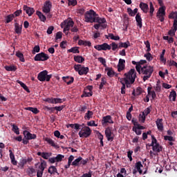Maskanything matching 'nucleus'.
Here are the masks:
<instances>
[{
    "label": "nucleus",
    "instance_id": "obj_31",
    "mask_svg": "<svg viewBox=\"0 0 177 177\" xmlns=\"http://www.w3.org/2000/svg\"><path fill=\"white\" fill-rule=\"evenodd\" d=\"M152 150L153 151H156V153H160V151L162 150V147L160 145V144L156 142L152 148Z\"/></svg>",
    "mask_w": 177,
    "mask_h": 177
},
{
    "label": "nucleus",
    "instance_id": "obj_49",
    "mask_svg": "<svg viewBox=\"0 0 177 177\" xmlns=\"http://www.w3.org/2000/svg\"><path fill=\"white\" fill-rule=\"evenodd\" d=\"M139 122H145V121H146V115L142 114H140L139 115V118H138Z\"/></svg>",
    "mask_w": 177,
    "mask_h": 177
},
{
    "label": "nucleus",
    "instance_id": "obj_27",
    "mask_svg": "<svg viewBox=\"0 0 177 177\" xmlns=\"http://www.w3.org/2000/svg\"><path fill=\"white\" fill-rule=\"evenodd\" d=\"M129 46H131V43L129 42V41H127L126 42H120L118 48L119 49H121V48H124L125 49H127Z\"/></svg>",
    "mask_w": 177,
    "mask_h": 177
},
{
    "label": "nucleus",
    "instance_id": "obj_23",
    "mask_svg": "<svg viewBox=\"0 0 177 177\" xmlns=\"http://www.w3.org/2000/svg\"><path fill=\"white\" fill-rule=\"evenodd\" d=\"M48 172L51 175H55V174H57V175H59V172H57V169L55 166H50L48 167Z\"/></svg>",
    "mask_w": 177,
    "mask_h": 177
},
{
    "label": "nucleus",
    "instance_id": "obj_8",
    "mask_svg": "<svg viewBox=\"0 0 177 177\" xmlns=\"http://www.w3.org/2000/svg\"><path fill=\"white\" fill-rule=\"evenodd\" d=\"M95 49L97 50H111V46H110L107 43H104L102 44L96 45L94 46Z\"/></svg>",
    "mask_w": 177,
    "mask_h": 177
},
{
    "label": "nucleus",
    "instance_id": "obj_35",
    "mask_svg": "<svg viewBox=\"0 0 177 177\" xmlns=\"http://www.w3.org/2000/svg\"><path fill=\"white\" fill-rule=\"evenodd\" d=\"M74 60L77 63H83V62H85V58L81 55H77L74 57Z\"/></svg>",
    "mask_w": 177,
    "mask_h": 177
},
{
    "label": "nucleus",
    "instance_id": "obj_45",
    "mask_svg": "<svg viewBox=\"0 0 177 177\" xmlns=\"http://www.w3.org/2000/svg\"><path fill=\"white\" fill-rule=\"evenodd\" d=\"M151 113V106L147 107V109H145L144 110V111L142 112V114H144L146 117H147V115H149V114Z\"/></svg>",
    "mask_w": 177,
    "mask_h": 177
},
{
    "label": "nucleus",
    "instance_id": "obj_46",
    "mask_svg": "<svg viewBox=\"0 0 177 177\" xmlns=\"http://www.w3.org/2000/svg\"><path fill=\"white\" fill-rule=\"evenodd\" d=\"M149 13L150 17H153V13H154V6H153L152 2H149Z\"/></svg>",
    "mask_w": 177,
    "mask_h": 177
},
{
    "label": "nucleus",
    "instance_id": "obj_18",
    "mask_svg": "<svg viewBox=\"0 0 177 177\" xmlns=\"http://www.w3.org/2000/svg\"><path fill=\"white\" fill-rule=\"evenodd\" d=\"M140 8L144 13H147L149 12V5L146 3L141 2L140 3Z\"/></svg>",
    "mask_w": 177,
    "mask_h": 177
},
{
    "label": "nucleus",
    "instance_id": "obj_54",
    "mask_svg": "<svg viewBox=\"0 0 177 177\" xmlns=\"http://www.w3.org/2000/svg\"><path fill=\"white\" fill-rule=\"evenodd\" d=\"M132 131L135 132L136 135H142V130L136 128V127H133Z\"/></svg>",
    "mask_w": 177,
    "mask_h": 177
},
{
    "label": "nucleus",
    "instance_id": "obj_22",
    "mask_svg": "<svg viewBox=\"0 0 177 177\" xmlns=\"http://www.w3.org/2000/svg\"><path fill=\"white\" fill-rule=\"evenodd\" d=\"M37 156H40V157H42L44 160H48V158L52 156V153L48 152H37Z\"/></svg>",
    "mask_w": 177,
    "mask_h": 177
},
{
    "label": "nucleus",
    "instance_id": "obj_21",
    "mask_svg": "<svg viewBox=\"0 0 177 177\" xmlns=\"http://www.w3.org/2000/svg\"><path fill=\"white\" fill-rule=\"evenodd\" d=\"M88 73H89V68L82 66L80 71H79V75H86Z\"/></svg>",
    "mask_w": 177,
    "mask_h": 177
},
{
    "label": "nucleus",
    "instance_id": "obj_34",
    "mask_svg": "<svg viewBox=\"0 0 177 177\" xmlns=\"http://www.w3.org/2000/svg\"><path fill=\"white\" fill-rule=\"evenodd\" d=\"M106 71H107V75L110 78H112V77H114L115 75V72L111 68H108L105 69Z\"/></svg>",
    "mask_w": 177,
    "mask_h": 177
},
{
    "label": "nucleus",
    "instance_id": "obj_39",
    "mask_svg": "<svg viewBox=\"0 0 177 177\" xmlns=\"http://www.w3.org/2000/svg\"><path fill=\"white\" fill-rule=\"evenodd\" d=\"M25 110H28V111H32L33 114H38V113H39V110H38V109L37 108L27 107V108H25Z\"/></svg>",
    "mask_w": 177,
    "mask_h": 177
},
{
    "label": "nucleus",
    "instance_id": "obj_36",
    "mask_svg": "<svg viewBox=\"0 0 177 177\" xmlns=\"http://www.w3.org/2000/svg\"><path fill=\"white\" fill-rule=\"evenodd\" d=\"M82 160V157L80 156L72 162V165H73L74 167H78V165H80Z\"/></svg>",
    "mask_w": 177,
    "mask_h": 177
},
{
    "label": "nucleus",
    "instance_id": "obj_11",
    "mask_svg": "<svg viewBox=\"0 0 177 177\" xmlns=\"http://www.w3.org/2000/svg\"><path fill=\"white\" fill-rule=\"evenodd\" d=\"M111 135H113V132H111V129H110V127L106 128L105 130V136L108 142H113V140H114V137Z\"/></svg>",
    "mask_w": 177,
    "mask_h": 177
},
{
    "label": "nucleus",
    "instance_id": "obj_52",
    "mask_svg": "<svg viewBox=\"0 0 177 177\" xmlns=\"http://www.w3.org/2000/svg\"><path fill=\"white\" fill-rule=\"evenodd\" d=\"M169 19H174V20H177V12H172L170 13Z\"/></svg>",
    "mask_w": 177,
    "mask_h": 177
},
{
    "label": "nucleus",
    "instance_id": "obj_1",
    "mask_svg": "<svg viewBox=\"0 0 177 177\" xmlns=\"http://www.w3.org/2000/svg\"><path fill=\"white\" fill-rule=\"evenodd\" d=\"M154 68L151 66L145 65L142 66L140 75H141L144 82H146L151 77Z\"/></svg>",
    "mask_w": 177,
    "mask_h": 177
},
{
    "label": "nucleus",
    "instance_id": "obj_29",
    "mask_svg": "<svg viewBox=\"0 0 177 177\" xmlns=\"http://www.w3.org/2000/svg\"><path fill=\"white\" fill-rule=\"evenodd\" d=\"M106 21V18H100L99 17H95V19L94 20V23H98V24H100L101 26L104 24Z\"/></svg>",
    "mask_w": 177,
    "mask_h": 177
},
{
    "label": "nucleus",
    "instance_id": "obj_24",
    "mask_svg": "<svg viewBox=\"0 0 177 177\" xmlns=\"http://www.w3.org/2000/svg\"><path fill=\"white\" fill-rule=\"evenodd\" d=\"M151 89H153V87H150V86L148 87L147 92H148V95H151L152 100H154V99L157 97V94H156V91H151Z\"/></svg>",
    "mask_w": 177,
    "mask_h": 177
},
{
    "label": "nucleus",
    "instance_id": "obj_59",
    "mask_svg": "<svg viewBox=\"0 0 177 177\" xmlns=\"http://www.w3.org/2000/svg\"><path fill=\"white\" fill-rule=\"evenodd\" d=\"M110 46L112 48V50H117V49H118L119 46L115 42H112Z\"/></svg>",
    "mask_w": 177,
    "mask_h": 177
},
{
    "label": "nucleus",
    "instance_id": "obj_17",
    "mask_svg": "<svg viewBox=\"0 0 177 177\" xmlns=\"http://www.w3.org/2000/svg\"><path fill=\"white\" fill-rule=\"evenodd\" d=\"M136 21L137 23L138 27L142 28L143 27V24L142 22V17L140 16V13H137L136 15Z\"/></svg>",
    "mask_w": 177,
    "mask_h": 177
},
{
    "label": "nucleus",
    "instance_id": "obj_60",
    "mask_svg": "<svg viewBox=\"0 0 177 177\" xmlns=\"http://www.w3.org/2000/svg\"><path fill=\"white\" fill-rule=\"evenodd\" d=\"M86 110H88V106L85 105L80 106L79 109V111H80L82 114V113H86Z\"/></svg>",
    "mask_w": 177,
    "mask_h": 177
},
{
    "label": "nucleus",
    "instance_id": "obj_57",
    "mask_svg": "<svg viewBox=\"0 0 177 177\" xmlns=\"http://www.w3.org/2000/svg\"><path fill=\"white\" fill-rule=\"evenodd\" d=\"M76 13H77L78 15H81V16H82V15L85 13V8H77L76 10Z\"/></svg>",
    "mask_w": 177,
    "mask_h": 177
},
{
    "label": "nucleus",
    "instance_id": "obj_38",
    "mask_svg": "<svg viewBox=\"0 0 177 177\" xmlns=\"http://www.w3.org/2000/svg\"><path fill=\"white\" fill-rule=\"evenodd\" d=\"M80 48L79 47H72L71 48H70L69 50H68V52H69L70 53H80Z\"/></svg>",
    "mask_w": 177,
    "mask_h": 177
},
{
    "label": "nucleus",
    "instance_id": "obj_53",
    "mask_svg": "<svg viewBox=\"0 0 177 177\" xmlns=\"http://www.w3.org/2000/svg\"><path fill=\"white\" fill-rule=\"evenodd\" d=\"M63 158H64V156L62 155V154H58L56 157H55V160L57 161V162H60Z\"/></svg>",
    "mask_w": 177,
    "mask_h": 177
},
{
    "label": "nucleus",
    "instance_id": "obj_41",
    "mask_svg": "<svg viewBox=\"0 0 177 177\" xmlns=\"http://www.w3.org/2000/svg\"><path fill=\"white\" fill-rule=\"evenodd\" d=\"M11 127H12V131L16 133V135H20V131L19 130V127L16 126V124H11Z\"/></svg>",
    "mask_w": 177,
    "mask_h": 177
},
{
    "label": "nucleus",
    "instance_id": "obj_56",
    "mask_svg": "<svg viewBox=\"0 0 177 177\" xmlns=\"http://www.w3.org/2000/svg\"><path fill=\"white\" fill-rule=\"evenodd\" d=\"M82 67V65L81 64H75L73 66L75 71H77L78 73L81 71Z\"/></svg>",
    "mask_w": 177,
    "mask_h": 177
},
{
    "label": "nucleus",
    "instance_id": "obj_42",
    "mask_svg": "<svg viewBox=\"0 0 177 177\" xmlns=\"http://www.w3.org/2000/svg\"><path fill=\"white\" fill-rule=\"evenodd\" d=\"M14 17H15V14H10V15H8L6 17V23H7V24L10 23V21H12L13 20Z\"/></svg>",
    "mask_w": 177,
    "mask_h": 177
},
{
    "label": "nucleus",
    "instance_id": "obj_40",
    "mask_svg": "<svg viewBox=\"0 0 177 177\" xmlns=\"http://www.w3.org/2000/svg\"><path fill=\"white\" fill-rule=\"evenodd\" d=\"M165 16V8L164 7H160L157 12V15L156 16Z\"/></svg>",
    "mask_w": 177,
    "mask_h": 177
},
{
    "label": "nucleus",
    "instance_id": "obj_16",
    "mask_svg": "<svg viewBox=\"0 0 177 177\" xmlns=\"http://www.w3.org/2000/svg\"><path fill=\"white\" fill-rule=\"evenodd\" d=\"M156 127L160 131V132H162L164 131V123H162V119L158 118L156 121Z\"/></svg>",
    "mask_w": 177,
    "mask_h": 177
},
{
    "label": "nucleus",
    "instance_id": "obj_50",
    "mask_svg": "<svg viewBox=\"0 0 177 177\" xmlns=\"http://www.w3.org/2000/svg\"><path fill=\"white\" fill-rule=\"evenodd\" d=\"M142 68H143V66H142V65L140 64H138L136 66V71H138V74H140V73H142Z\"/></svg>",
    "mask_w": 177,
    "mask_h": 177
},
{
    "label": "nucleus",
    "instance_id": "obj_55",
    "mask_svg": "<svg viewBox=\"0 0 177 177\" xmlns=\"http://www.w3.org/2000/svg\"><path fill=\"white\" fill-rule=\"evenodd\" d=\"M164 139L165 140H169V142H175V138L171 136H165Z\"/></svg>",
    "mask_w": 177,
    "mask_h": 177
},
{
    "label": "nucleus",
    "instance_id": "obj_26",
    "mask_svg": "<svg viewBox=\"0 0 177 177\" xmlns=\"http://www.w3.org/2000/svg\"><path fill=\"white\" fill-rule=\"evenodd\" d=\"M36 15L37 16H38L39 20L41 21H43V23H45V21H46V17L44 15V14H42L41 11H36Z\"/></svg>",
    "mask_w": 177,
    "mask_h": 177
},
{
    "label": "nucleus",
    "instance_id": "obj_58",
    "mask_svg": "<svg viewBox=\"0 0 177 177\" xmlns=\"http://www.w3.org/2000/svg\"><path fill=\"white\" fill-rule=\"evenodd\" d=\"M145 45L146 46L147 49V52H150V50H151V48H150V41H149V40H147L145 41H144Z\"/></svg>",
    "mask_w": 177,
    "mask_h": 177
},
{
    "label": "nucleus",
    "instance_id": "obj_4",
    "mask_svg": "<svg viewBox=\"0 0 177 177\" xmlns=\"http://www.w3.org/2000/svg\"><path fill=\"white\" fill-rule=\"evenodd\" d=\"M50 78H52V75H48V71H43L37 75V80L41 81V82H44L45 81L49 82V81H50Z\"/></svg>",
    "mask_w": 177,
    "mask_h": 177
},
{
    "label": "nucleus",
    "instance_id": "obj_7",
    "mask_svg": "<svg viewBox=\"0 0 177 177\" xmlns=\"http://www.w3.org/2000/svg\"><path fill=\"white\" fill-rule=\"evenodd\" d=\"M48 59L49 55L44 52L37 54L34 57L35 62H46Z\"/></svg>",
    "mask_w": 177,
    "mask_h": 177
},
{
    "label": "nucleus",
    "instance_id": "obj_32",
    "mask_svg": "<svg viewBox=\"0 0 177 177\" xmlns=\"http://www.w3.org/2000/svg\"><path fill=\"white\" fill-rule=\"evenodd\" d=\"M17 84H19V85L21 86V88H23L24 89V91H26V92H28V93H30V89L28 88V87L27 86V85H26V84H24L23 82L20 81V80H17Z\"/></svg>",
    "mask_w": 177,
    "mask_h": 177
},
{
    "label": "nucleus",
    "instance_id": "obj_10",
    "mask_svg": "<svg viewBox=\"0 0 177 177\" xmlns=\"http://www.w3.org/2000/svg\"><path fill=\"white\" fill-rule=\"evenodd\" d=\"M143 167V165H142V162L139 161L136 163V166L134 169L133 170V175L136 174L137 172H139L140 175L143 174V171L140 168Z\"/></svg>",
    "mask_w": 177,
    "mask_h": 177
},
{
    "label": "nucleus",
    "instance_id": "obj_14",
    "mask_svg": "<svg viewBox=\"0 0 177 177\" xmlns=\"http://www.w3.org/2000/svg\"><path fill=\"white\" fill-rule=\"evenodd\" d=\"M123 70H125V59H120L118 64V71L121 73Z\"/></svg>",
    "mask_w": 177,
    "mask_h": 177
},
{
    "label": "nucleus",
    "instance_id": "obj_33",
    "mask_svg": "<svg viewBox=\"0 0 177 177\" xmlns=\"http://www.w3.org/2000/svg\"><path fill=\"white\" fill-rule=\"evenodd\" d=\"M45 168H46V161L41 160V163L39 166V171L44 172V171H45Z\"/></svg>",
    "mask_w": 177,
    "mask_h": 177
},
{
    "label": "nucleus",
    "instance_id": "obj_2",
    "mask_svg": "<svg viewBox=\"0 0 177 177\" xmlns=\"http://www.w3.org/2000/svg\"><path fill=\"white\" fill-rule=\"evenodd\" d=\"M71 27H74V21L71 18L66 19L61 24V28H64V32L66 35H68V31Z\"/></svg>",
    "mask_w": 177,
    "mask_h": 177
},
{
    "label": "nucleus",
    "instance_id": "obj_6",
    "mask_svg": "<svg viewBox=\"0 0 177 177\" xmlns=\"http://www.w3.org/2000/svg\"><path fill=\"white\" fill-rule=\"evenodd\" d=\"M92 133V130L88 126H84L81 129V131L79 132L78 135L80 138H89Z\"/></svg>",
    "mask_w": 177,
    "mask_h": 177
},
{
    "label": "nucleus",
    "instance_id": "obj_48",
    "mask_svg": "<svg viewBox=\"0 0 177 177\" xmlns=\"http://www.w3.org/2000/svg\"><path fill=\"white\" fill-rule=\"evenodd\" d=\"M39 50H41V48L39 47V46H35L33 48V50L32 51V55H35V53H39Z\"/></svg>",
    "mask_w": 177,
    "mask_h": 177
},
{
    "label": "nucleus",
    "instance_id": "obj_63",
    "mask_svg": "<svg viewBox=\"0 0 177 177\" xmlns=\"http://www.w3.org/2000/svg\"><path fill=\"white\" fill-rule=\"evenodd\" d=\"M98 61L100 63H102V64L106 67V59L103 58V57H99L98 58Z\"/></svg>",
    "mask_w": 177,
    "mask_h": 177
},
{
    "label": "nucleus",
    "instance_id": "obj_15",
    "mask_svg": "<svg viewBox=\"0 0 177 177\" xmlns=\"http://www.w3.org/2000/svg\"><path fill=\"white\" fill-rule=\"evenodd\" d=\"M102 125H104V124H114V121L111 119V115H108L102 118Z\"/></svg>",
    "mask_w": 177,
    "mask_h": 177
},
{
    "label": "nucleus",
    "instance_id": "obj_37",
    "mask_svg": "<svg viewBox=\"0 0 177 177\" xmlns=\"http://www.w3.org/2000/svg\"><path fill=\"white\" fill-rule=\"evenodd\" d=\"M45 142H47L48 145H50L53 147H56V144H55V141L52 140V138H49L48 137L44 138Z\"/></svg>",
    "mask_w": 177,
    "mask_h": 177
},
{
    "label": "nucleus",
    "instance_id": "obj_12",
    "mask_svg": "<svg viewBox=\"0 0 177 177\" xmlns=\"http://www.w3.org/2000/svg\"><path fill=\"white\" fill-rule=\"evenodd\" d=\"M23 10H24V12H26V15H28V16L29 17H31V15H34V13L35 12V10H34L33 8L29 7L26 5L24 6Z\"/></svg>",
    "mask_w": 177,
    "mask_h": 177
},
{
    "label": "nucleus",
    "instance_id": "obj_9",
    "mask_svg": "<svg viewBox=\"0 0 177 177\" xmlns=\"http://www.w3.org/2000/svg\"><path fill=\"white\" fill-rule=\"evenodd\" d=\"M52 9V3L49 1H46L42 8L44 13H50V10Z\"/></svg>",
    "mask_w": 177,
    "mask_h": 177
},
{
    "label": "nucleus",
    "instance_id": "obj_51",
    "mask_svg": "<svg viewBox=\"0 0 177 177\" xmlns=\"http://www.w3.org/2000/svg\"><path fill=\"white\" fill-rule=\"evenodd\" d=\"M144 57H146L148 62H151V60H153V57L151 56V53H150L149 52H148L147 54H145Z\"/></svg>",
    "mask_w": 177,
    "mask_h": 177
},
{
    "label": "nucleus",
    "instance_id": "obj_20",
    "mask_svg": "<svg viewBox=\"0 0 177 177\" xmlns=\"http://www.w3.org/2000/svg\"><path fill=\"white\" fill-rule=\"evenodd\" d=\"M62 80L67 84V85H71V84L74 82V77L70 76L63 77Z\"/></svg>",
    "mask_w": 177,
    "mask_h": 177
},
{
    "label": "nucleus",
    "instance_id": "obj_47",
    "mask_svg": "<svg viewBox=\"0 0 177 177\" xmlns=\"http://www.w3.org/2000/svg\"><path fill=\"white\" fill-rule=\"evenodd\" d=\"M151 143L149 145V147H154V146L156 145V143H157V139L156 138V137H154V136H151Z\"/></svg>",
    "mask_w": 177,
    "mask_h": 177
},
{
    "label": "nucleus",
    "instance_id": "obj_19",
    "mask_svg": "<svg viewBox=\"0 0 177 177\" xmlns=\"http://www.w3.org/2000/svg\"><path fill=\"white\" fill-rule=\"evenodd\" d=\"M9 153H10V158L11 160V164H12V165H17V161L15 158V153H13V151H12V149H9Z\"/></svg>",
    "mask_w": 177,
    "mask_h": 177
},
{
    "label": "nucleus",
    "instance_id": "obj_13",
    "mask_svg": "<svg viewBox=\"0 0 177 177\" xmlns=\"http://www.w3.org/2000/svg\"><path fill=\"white\" fill-rule=\"evenodd\" d=\"M24 136L26 139H27L28 140H31L32 139H37V135L32 134L27 130L24 131Z\"/></svg>",
    "mask_w": 177,
    "mask_h": 177
},
{
    "label": "nucleus",
    "instance_id": "obj_44",
    "mask_svg": "<svg viewBox=\"0 0 177 177\" xmlns=\"http://www.w3.org/2000/svg\"><path fill=\"white\" fill-rule=\"evenodd\" d=\"M169 99L172 97L173 102H175L176 100V91L172 90L170 93V95L169 96Z\"/></svg>",
    "mask_w": 177,
    "mask_h": 177
},
{
    "label": "nucleus",
    "instance_id": "obj_28",
    "mask_svg": "<svg viewBox=\"0 0 177 177\" xmlns=\"http://www.w3.org/2000/svg\"><path fill=\"white\" fill-rule=\"evenodd\" d=\"M22 25L20 26L19 23L15 24V31L16 34H21Z\"/></svg>",
    "mask_w": 177,
    "mask_h": 177
},
{
    "label": "nucleus",
    "instance_id": "obj_64",
    "mask_svg": "<svg viewBox=\"0 0 177 177\" xmlns=\"http://www.w3.org/2000/svg\"><path fill=\"white\" fill-rule=\"evenodd\" d=\"M27 164V160L26 159H21L19 162V165L23 168L24 165Z\"/></svg>",
    "mask_w": 177,
    "mask_h": 177
},
{
    "label": "nucleus",
    "instance_id": "obj_25",
    "mask_svg": "<svg viewBox=\"0 0 177 177\" xmlns=\"http://www.w3.org/2000/svg\"><path fill=\"white\" fill-rule=\"evenodd\" d=\"M93 117V111H87V112L84 115V120L86 121H89Z\"/></svg>",
    "mask_w": 177,
    "mask_h": 177
},
{
    "label": "nucleus",
    "instance_id": "obj_5",
    "mask_svg": "<svg viewBox=\"0 0 177 177\" xmlns=\"http://www.w3.org/2000/svg\"><path fill=\"white\" fill-rule=\"evenodd\" d=\"M124 77L130 80L131 84H133L135 80H136V71L135 68H131L127 73L124 74Z\"/></svg>",
    "mask_w": 177,
    "mask_h": 177
},
{
    "label": "nucleus",
    "instance_id": "obj_62",
    "mask_svg": "<svg viewBox=\"0 0 177 177\" xmlns=\"http://www.w3.org/2000/svg\"><path fill=\"white\" fill-rule=\"evenodd\" d=\"M127 12L131 17H134V16L136 15L133 12V10L131 8H127Z\"/></svg>",
    "mask_w": 177,
    "mask_h": 177
},
{
    "label": "nucleus",
    "instance_id": "obj_3",
    "mask_svg": "<svg viewBox=\"0 0 177 177\" xmlns=\"http://www.w3.org/2000/svg\"><path fill=\"white\" fill-rule=\"evenodd\" d=\"M96 16H97V14H96V12H95L93 10H90L86 12L84 14L86 23H95Z\"/></svg>",
    "mask_w": 177,
    "mask_h": 177
},
{
    "label": "nucleus",
    "instance_id": "obj_30",
    "mask_svg": "<svg viewBox=\"0 0 177 177\" xmlns=\"http://www.w3.org/2000/svg\"><path fill=\"white\" fill-rule=\"evenodd\" d=\"M15 55L19 59L20 62H22V63L26 62V59H24V55H23L21 52L17 51Z\"/></svg>",
    "mask_w": 177,
    "mask_h": 177
},
{
    "label": "nucleus",
    "instance_id": "obj_43",
    "mask_svg": "<svg viewBox=\"0 0 177 177\" xmlns=\"http://www.w3.org/2000/svg\"><path fill=\"white\" fill-rule=\"evenodd\" d=\"M5 69L6 71H16L17 70V68L15 66H6Z\"/></svg>",
    "mask_w": 177,
    "mask_h": 177
},
{
    "label": "nucleus",
    "instance_id": "obj_61",
    "mask_svg": "<svg viewBox=\"0 0 177 177\" xmlns=\"http://www.w3.org/2000/svg\"><path fill=\"white\" fill-rule=\"evenodd\" d=\"M68 6H75L77 5V0H68Z\"/></svg>",
    "mask_w": 177,
    "mask_h": 177
}]
</instances>
